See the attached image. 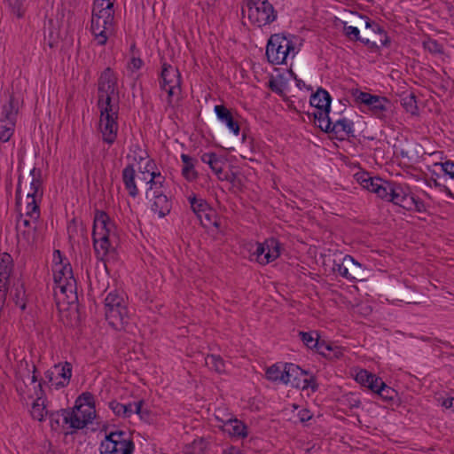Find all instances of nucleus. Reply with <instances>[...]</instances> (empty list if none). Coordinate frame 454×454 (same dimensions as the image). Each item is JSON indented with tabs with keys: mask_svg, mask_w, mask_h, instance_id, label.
Listing matches in <instances>:
<instances>
[{
	"mask_svg": "<svg viewBox=\"0 0 454 454\" xmlns=\"http://www.w3.org/2000/svg\"><path fill=\"white\" fill-rule=\"evenodd\" d=\"M12 258L7 253L0 254V283L9 284V278L12 271Z\"/></svg>",
	"mask_w": 454,
	"mask_h": 454,
	"instance_id": "7c9ffc66",
	"label": "nucleus"
},
{
	"mask_svg": "<svg viewBox=\"0 0 454 454\" xmlns=\"http://www.w3.org/2000/svg\"><path fill=\"white\" fill-rule=\"evenodd\" d=\"M189 201L192 211L201 220L202 213L209 209V205L205 200L197 198L195 195L189 197Z\"/></svg>",
	"mask_w": 454,
	"mask_h": 454,
	"instance_id": "ea45409f",
	"label": "nucleus"
},
{
	"mask_svg": "<svg viewBox=\"0 0 454 454\" xmlns=\"http://www.w3.org/2000/svg\"><path fill=\"white\" fill-rule=\"evenodd\" d=\"M82 403L88 409V412L94 414V396L90 392L82 393L76 400L75 404Z\"/></svg>",
	"mask_w": 454,
	"mask_h": 454,
	"instance_id": "8fccbe9b",
	"label": "nucleus"
},
{
	"mask_svg": "<svg viewBox=\"0 0 454 454\" xmlns=\"http://www.w3.org/2000/svg\"><path fill=\"white\" fill-rule=\"evenodd\" d=\"M61 420L63 421L62 410L50 414V422L52 429H56L59 427Z\"/></svg>",
	"mask_w": 454,
	"mask_h": 454,
	"instance_id": "e2e57ef3",
	"label": "nucleus"
},
{
	"mask_svg": "<svg viewBox=\"0 0 454 454\" xmlns=\"http://www.w3.org/2000/svg\"><path fill=\"white\" fill-rule=\"evenodd\" d=\"M117 118L118 115H100V130L103 141L109 145L114 144L117 137Z\"/></svg>",
	"mask_w": 454,
	"mask_h": 454,
	"instance_id": "6ab92c4d",
	"label": "nucleus"
},
{
	"mask_svg": "<svg viewBox=\"0 0 454 454\" xmlns=\"http://www.w3.org/2000/svg\"><path fill=\"white\" fill-rule=\"evenodd\" d=\"M55 372L58 377L61 378L60 381L55 383L57 388L64 387L68 385L72 377V364L69 362L59 363L55 364Z\"/></svg>",
	"mask_w": 454,
	"mask_h": 454,
	"instance_id": "a878e982",
	"label": "nucleus"
},
{
	"mask_svg": "<svg viewBox=\"0 0 454 454\" xmlns=\"http://www.w3.org/2000/svg\"><path fill=\"white\" fill-rule=\"evenodd\" d=\"M256 256V261L261 264H268L277 259L280 253L278 242L274 239L266 240L263 243H256V249L253 253Z\"/></svg>",
	"mask_w": 454,
	"mask_h": 454,
	"instance_id": "ddd939ff",
	"label": "nucleus"
},
{
	"mask_svg": "<svg viewBox=\"0 0 454 454\" xmlns=\"http://www.w3.org/2000/svg\"><path fill=\"white\" fill-rule=\"evenodd\" d=\"M115 96H104L98 98V106L100 110V115H118V101L113 103Z\"/></svg>",
	"mask_w": 454,
	"mask_h": 454,
	"instance_id": "bb28decb",
	"label": "nucleus"
},
{
	"mask_svg": "<svg viewBox=\"0 0 454 454\" xmlns=\"http://www.w3.org/2000/svg\"><path fill=\"white\" fill-rule=\"evenodd\" d=\"M373 393H376L379 395L382 399L390 401L395 398L396 395V392L392 387L387 386L382 380H380V383H379L378 387H376L375 391Z\"/></svg>",
	"mask_w": 454,
	"mask_h": 454,
	"instance_id": "a18cd8bd",
	"label": "nucleus"
},
{
	"mask_svg": "<svg viewBox=\"0 0 454 454\" xmlns=\"http://www.w3.org/2000/svg\"><path fill=\"white\" fill-rule=\"evenodd\" d=\"M402 101V105L407 112L411 113V114H417L418 106L416 98L413 94H410L408 97L403 98Z\"/></svg>",
	"mask_w": 454,
	"mask_h": 454,
	"instance_id": "864d4df0",
	"label": "nucleus"
},
{
	"mask_svg": "<svg viewBox=\"0 0 454 454\" xmlns=\"http://www.w3.org/2000/svg\"><path fill=\"white\" fill-rule=\"evenodd\" d=\"M299 336L301 337V340L302 342L309 348H316L319 340L317 338H314L312 336L311 333H305V332H299Z\"/></svg>",
	"mask_w": 454,
	"mask_h": 454,
	"instance_id": "5fc2aeb1",
	"label": "nucleus"
},
{
	"mask_svg": "<svg viewBox=\"0 0 454 454\" xmlns=\"http://www.w3.org/2000/svg\"><path fill=\"white\" fill-rule=\"evenodd\" d=\"M20 105V98L16 97L13 93L10 94L8 102L1 107L0 120L5 121H16Z\"/></svg>",
	"mask_w": 454,
	"mask_h": 454,
	"instance_id": "aec40b11",
	"label": "nucleus"
},
{
	"mask_svg": "<svg viewBox=\"0 0 454 454\" xmlns=\"http://www.w3.org/2000/svg\"><path fill=\"white\" fill-rule=\"evenodd\" d=\"M440 172L454 180V161L446 160L443 164H440Z\"/></svg>",
	"mask_w": 454,
	"mask_h": 454,
	"instance_id": "13d9d810",
	"label": "nucleus"
},
{
	"mask_svg": "<svg viewBox=\"0 0 454 454\" xmlns=\"http://www.w3.org/2000/svg\"><path fill=\"white\" fill-rule=\"evenodd\" d=\"M145 197L150 202L151 210L159 217H164L170 213L172 202L164 191L146 190Z\"/></svg>",
	"mask_w": 454,
	"mask_h": 454,
	"instance_id": "9b49d317",
	"label": "nucleus"
},
{
	"mask_svg": "<svg viewBox=\"0 0 454 454\" xmlns=\"http://www.w3.org/2000/svg\"><path fill=\"white\" fill-rule=\"evenodd\" d=\"M181 160L184 163V167L182 168V175L187 181H194L198 177V173L194 168L195 159L189 156L188 154L183 153L181 155Z\"/></svg>",
	"mask_w": 454,
	"mask_h": 454,
	"instance_id": "473e14b6",
	"label": "nucleus"
},
{
	"mask_svg": "<svg viewBox=\"0 0 454 454\" xmlns=\"http://www.w3.org/2000/svg\"><path fill=\"white\" fill-rule=\"evenodd\" d=\"M115 237V224L104 211L97 210L94 217L92 239L95 253L103 259L112 247V239Z\"/></svg>",
	"mask_w": 454,
	"mask_h": 454,
	"instance_id": "f257e3e1",
	"label": "nucleus"
},
{
	"mask_svg": "<svg viewBox=\"0 0 454 454\" xmlns=\"http://www.w3.org/2000/svg\"><path fill=\"white\" fill-rule=\"evenodd\" d=\"M356 380L362 386L368 387L372 392L378 387L381 379L370 373L366 370H361L356 376Z\"/></svg>",
	"mask_w": 454,
	"mask_h": 454,
	"instance_id": "2f4dec72",
	"label": "nucleus"
},
{
	"mask_svg": "<svg viewBox=\"0 0 454 454\" xmlns=\"http://www.w3.org/2000/svg\"><path fill=\"white\" fill-rule=\"evenodd\" d=\"M219 155H217L215 153H206L201 155V160L204 163L207 164L210 167V168H212L213 164L215 163Z\"/></svg>",
	"mask_w": 454,
	"mask_h": 454,
	"instance_id": "0e129e2a",
	"label": "nucleus"
},
{
	"mask_svg": "<svg viewBox=\"0 0 454 454\" xmlns=\"http://www.w3.org/2000/svg\"><path fill=\"white\" fill-rule=\"evenodd\" d=\"M368 106L377 118L383 119L390 107V101L384 97L374 96Z\"/></svg>",
	"mask_w": 454,
	"mask_h": 454,
	"instance_id": "cd10ccee",
	"label": "nucleus"
},
{
	"mask_svg": "<svg viewBox=\"0 0 454 454\" xmlns=\"http://www.w3.org/2000/svg\"><path fill=\"white\" fill-rule=\"evenodd\" d=\"M10 6L12 7V12L18 17L23 16V3L22 0H7Z\"/></svg>",
	"mask_w": 454,
	"mask_h": 454,
	"instance_id": "052dcab7",
	"label": "nucleus"
},
{
	"mask_svg": "<svg viewBox=\"0 0 454 454\" xmlns=\"http://www.w3.org/2000/svg\"><path fill=\"white\" fill-rule=\"evenodd\" d=\"M294 47L291 41L280 35H273L270 37L266 47V56L271 64H283L288 53Z\"/></svg>",
	"mask_w": 454,
	"mask_h": 454,
	"instance_id": "423d86ee",
	"label": "nucleus"
},
{
	"mask_svg": "<svg viewBox=\"0 0 454 454\" xmlns=\"http://www.w3.org/2000/svg\"><path fill=\"white\" fill-rule=\"evenodd\" d=\"M427 51L434 54H442V45L438 43L435 40L427 38Z\"/></svg>",
	"mask_w": 454,
	"mask_h": 454,
	"instance_id": "680f3d73",
	"label": "nucleus"
},
{
	"mask_svg": "<svg viewBox=\"0 0 454 454\" xmlns=\"http://www.w3.org/2000/svg\"><path fill=\"white\" fill-rule=\"evenodd\" d=\"M355 177L356 181L363 186V188L370 192L372 190L375 180L377 178L370 176V175L366 172H358L355 175Z\"/></svg>",
	"mask_w": 454,
	"mask_h": 454,
	"instance_id": "de8ad7c7",
	"label": "nucleus"
},
{
	"mask_svg": "<svg viewBox=\"0 0 454 454\" xmlns=\"http://www.w3.org/2000/svg\"><path fill=\"white\" fill-rule=\"evenodd\" d=\"M180 74L177 68L167 63L162 64V70L160 74V88L165 90L168 96H172L176 88L180 87Z\"/></svg>",
	"mask_w": 454,
	"mask_h": 454,
	"instance_id": "dca6fc26",
	"label": "nucleus"
},
{
	"mask_svg": "<svg viewBox=\"0 0 454 454\" xmlns=\"http://www.w3.org/2000/svg\"><path fill=\"white\" fill-rule=\"evenodd\" d=\"M206 365L217 373L225 372V363L223 359L218 355H207L205 358Z\"/></svg>",
	"mask_w": 454,
	"mask_h": 454,
	"instance_id": "4c0bfd02",
	"label": "nucleus"
},
{
	"mask_svg": "<svg viewBox=\"0 0 454 454\" xmlns=\"http://www.w3.org/2000/svg\"><path fill=\"white\" fill-rule=\"evenodd\" d=\"M372 98H374V95L363 91H359V94L357 96V100L360 101L361 103L365 104L366 106L370 105Z\"/></svg>",
	"mask_w": 454,
	"mask_h": 454,
	"instance_id": "338daca9",
	"label": "nucleus"
},
{
	"mask_svg": "<svg viewBox=\"0 0 454 454\" xmlns=\"http://www.w3.org/2000/svg\"><path fill=\"white\" fill-rule=\"evenodd\" d=\"M150 163L148 162L146 165V170L141 172V176H137L138 184L141 187L148 186L146 190L152 191H163L164 183L166 181L165 176H163L160 172L151 171L149 168Z\"/></svg>",
	"mask_w": 454,
	"mask_h": 454,
	"instance_id": "f3484780",
	"label": "nucleus"
},
{
	"mask_svg": "<svg viewBox=\"0 0 454 454\" xmlns=\"http://www.w3.org/2000/svg\"><path fill=\"white\" fill-rule=\"evenodd\" d=\"M143 404H144L143 400H140L138 402L132 403L133 412L139 415L141 418H143L145 414H146V415L148 414L147 411H143V409H142Z\"/></svg>",
	"mask_w": 454,
	"mask_h": 454,
	"instance_id": "69168bd1",
	"label": "nucleus"
},
{
	"mask_svg": "<svg viewBox=\"0 0 454 454\" xmlns=\"http://www.w3.org/2000/svg\"><path fill=\"white\" fill-rule=\"evenodd\" d=\"M269 87L272 91H274L279 95L283 94L282 84L280 82H277L275 79L272 78L270 80Z\"/></svg>",
	"mask_w": 454,
	"mask_h": 454,
	"instance_id": "774afa93",
	"label": "nucleus"
},
{
	"mask_svg": "<svg viewBox=\"0 0 454 454\" xmlns=\"http://www.w3.org/2000/svg\"><path fill=\"white\" fill-rule=\"evenodd\" d=\"M348 258V255L343 256L341 259L334 260L333 261V270L334 272H337L339 275H340L343 278H348V266H346V263H348L347 259Z\"/></svg>",
	"mask_w": 454,
	"mask_h": 454,
	"instance_id": "3c124183",
	"label": "nucleus"
},
{
	"mask_svg": "<svg viewBox=\"0 0 454 454\" xmlns=\"http://www.w3.org/2000/svg\"><path fill=\"white\" fill-rule=\"evenodd\" d=\"M54 270V281L61 293L67 294V292L73 293L76 286V281L73 277V270L69 263L62 265V263L56 264Z\"/></svg>",
	"mask_w": 454,
	"mask_h": 454,
	"instance_id": "f8f14e48",
	"label": "nucleus"
},
{
	"mask_svg": "<svg viewBox=\"0 0 454 454\" xmlns=\"http://www.w3.org/2000/svg\"><path fill=\"white\" fill-rule=\"evenodd\" d=\"M16 121H5L0 120V140L4 143L8 142L15 129Z\"/></svg>",
	"mask_w": 454,
	"mask_h": 454,
	"instance_id": "c03bdc74",
	"label": "nucleus"
},
{
	"mask_svg": "<svg viewBox=\"0 0 454 454\" xmlns=\"http://www.w3.org/2000/svg\"><path fill=\"white\" fill-rule=\"evenodd\" d=\"M84 407L82 403L75 404L73 410H62L63 424H69L74 429H82L88 423L91 422L94 416L88 412L87 415H80L82 409Z\"/></svg>",
	"mask_w": 454,
	"mask_h": 454,
	"instance_id": "4468645a",
	"label": "nucleus"
},
{
	"mask_svg": "<svg viewBox=\"0 0 454 454\" xmlns=\"http://www.w3.org/2000/svg\"><path fill=\"white\" fill-rule=\"evenodd\" d=\"M25 183L28 184L29 187L34 188V192H39L40 190H43V175L42 170L38 168L34 167L30 172L24 176Z\"/></svg>",
	"mask_w": 454,
	"mask_h": 454,
	"instance_id": "72a5a7b5",
	"label": "nucleus"
},
{
	"mask_svg": "<svg viewBox=\"0 0 454 454\" xmlns=\"http://www.w3.org/2000/svg\"><path fill=\"white\" fill-rule=\"evenodd\" d=\"M105 317L109 325H111L114 330H126L129 320L127 306H119V309L106 310L105 311Z\"/></svg>",
	"mask_w": 454,
	"mask_h": 454,
	"instance_id": "a211bd4d",
	"label": "nucleus"
},
{
	"mask_svg": "<svg viewBox=\"0 0 454 454\" xmlns=\"http://www.w3.org/2000/svg\"><path fill=\"white\" fill-rule=\"evenodd\" d=\"M215 218V213L213 211L211 207L206 212L202 213L200 223L203 227L208 228L211 226V222Z\"/></svg>",
	"mask_w": 454,
	"mask_h": 454,
	"instance_id": "bf43d9fd",
	"label": "nucleus"
},
{
	"mask_svg": "<svg viewBox=\"0 0 454 454\" xmlns=\"http://www.w3.org/2000/svg\"><path fill=\"white\" fill-rule=\"evenodd\" d=\"M366 31L363 33L361 43L370 48L380 49L389 43V38L385 30L369 19L365 22Z\"/></svg>",
	"mask_w": 454,
	"mask_h": 454,
	"instance_id": "1a4fd4ad",
	"label": "nucleus"
},
{
	"mask_svg": "<svg viewBox=\"0 0 454 454\" xmlns=\"http://www.w3.org/2000/svg\"><path fill=\"white\" fill-rule=\"evenodd\" d=\"M285 369L282 371L279 366L273 364L266 370V378L271 381H281L286 384Z\"/></svg>",
	"mask_w": 454,
	"mask_h": 454,
	"instance_id": "49530a36",
	"label": "nucleus"
},
{
	"mask_svg": "<svg viewBox=\"0 0 454 454\" xmlns=\"http://www.w3.org/2000/svg\"><path fill=\"white\" fill-rule=\"evenodd\" d=\"M226 426L229 433L235 437L244 438L247 435V426L237 419H230Z\"/></svg>",
	"mask_w": 454,
	"mask_h": 454,
	"instance_id": "f704fd0d",
	"label": "nucleus"
},
{
	"mask_svg": "<svg viewBox=\"0 0 454 454\" xmlns=\"http://www.w3.org/2000/svg\"><path fill=\"white\" fill-rule=\"evenodd\" d=\"M34 188L29 187L28 184L25 183L24 176L20 175L16 190V203L20 207L21 211L23 210L22 204L24 202V211L26 215L36 220L40 216L39 203L42 200L43 190H40L38 193L34 192Z\"/></svg>",
	"mask_w": 454,
	"mask_h": 454,
	"instance_id": "7ed1b4c3",
	"label": "nucleus"
},
{
	"mask_svg": "<svg viewBox=\"0 0 454 454\" xmlns=\"http://www.w3.org/2000/svg\"><path fill=\"white\" fill-rule=\"evenodd\" d=\"M32 371V364L23 358L18 364L16 375L19 379L24 381L25 378H28Z\"/></svg>",
	"mask_w": 454,
	"mask_h": 454,
	"instance_id": "09e8293b",
	"label": "nucleus"
},
{
	"mask_svg": "<svg viewBox=\"0 0 454 454\" xmlns=\"http://www.w3.org/2000/svg\"><path fill=\"white\" fill-rule=\"evenodd\" d=\"M105 311L113 309H119V306L126 307V301L123 298V296L120 295L116 292H111L109 293L106 297L105 298Z\"/></svg>",
	"mask_w": 454,
	"mask_h": 454,
	"instance_id": "c9c22d12",
	"label": "nucleus"
},
{
	"mask_svg": "<svg viewBox=\"0 0 454 454\" xmlns=\"http://www.w3.org/2000/svg\"><path fill=\"white\" fill-rule=\"evenodd\" d=\"M114 3L107 0L106 8L92 12L90 30L98 45H106L109 34L114 29Z\"/></svg>",
	"mask_w": 454,
	"mask_h": 454,
	"instance_id": "f03ea898",
	"label": "nucleus"
},
{
	"mask_svg": "<svg viewBox=\"0 0 454 454\" xmlns=\"http://www.w3.org/2000/svg\"><path fill=\"white\" fill-rule=\"evenodd\" d=\"M331 101L330 94L322 88H319L310 97V106L316 108L312 113L314 122L318 128H322V117L324 120L329 117Z\"/></svg>",
	"mask_w": 454,
	"mask_h": 454,
	"instance_id": "6e6552de",
	"label": "nucleus"
},
{
	"mask_svg": "<svg viewBox=\"0 0 454 454\" xmlns=\"http://www.w3.org/2000/svg\"><path fill=\"white\" fill-rule=\"evenodd\" d=\"M322 131L333 134V137L339 140H343L353 133V122L346 118L333 120L328 117L325 120L322 118Z\"/></svg>",
	"mask_w": 454,
	"mask_h": 454,
	"instance_id": "9d476101",
	"label": "nucleus"
},
{
	"mask_svg": "<svg viewBox=\"0 0 454 454\" xmlns=\"http://www.w3.org/2000/svg\"><path fill=\"white\" fill-rule=\"evenodd\" d=\"M117 77L114 71L107 67L100 74L98 82V98L116 96L118 98Z\"/></svg>",
	"mask_w": 454,
	"mask_h": 454,
	"instance_id": "2eb2a0df",
	"label": "nucleus"
},
{
	"mask_svg": "<svg viewBox=\"0 0 454 454\" xmlns=\"http://www.w3.org/2000/svg\"><path fill=\"white\" fill-rule=\"evenodd\" d=\"M442 153L434 151L432 153H429L427 151V166L431 168V165L434 167V169H437L440 171V164H443V162L439 161L442 160Z\"/></svg>",
	"mask_w": 454,
	"mask_h": 454,
	"instance_id": "603ef678",
	"label": "nucleus"
},
{
	"mask_svg": "<svg viewBox=\"0 0 454 454\" xmlns=\"http://www.w3.org/2000/svg\"><path fill=\"white\" fill-rule=\"evenodd\" d=\"M307 375L308 372L296 364H286L285 365L284 377H286V384H291L292 387L301 389L310 387L313 391H316L317 389V384L313 376L302 380L301 379V377Z\"/></svg>",
	"mask_w": 454,
	"mask_h": 454,
	"instance_id": "0eeeda50",
	"label": "nucleus"
},
{
	"mask_svg": "<svg viewBox=\"0 0 454 454\" xmlns=\"http://www.w3.org/2000/svg\"><path fill=\"white\" fill-rule=\"evenodd\" d=\"M343 33L348 39L361 42L362 36H360V32L356 27L347 26V23L344 22Z\"/></svg>",
	"mask_w": 454,
	"mask_h": 454,
	"instance_id": "6e6d98bb",
	"label": "nucleus"
},
{
	"mask_svg": "<svg viewBox=\"0 0 454 454\" xmlns=\"http://www.w3.org/2000/svg\"><path fill=\"white\" fill-rule=\"evenodd\" d=\"M446 180V176L443 173L434 168L431 169L430 167L427 166V186H432V184H434L440 191L446 192L449 187L445 184Z\"/></svg>",
	"mask_w": 454,
	"mask_h": 454,
	"instance_id": "c756f323",
	"label": "nucleus"
},
{
	"mask_svg": "<svg viewBox=\"0 0 454 454\" xmlns=\"http://www.w3.org/2000/svg\"><path fill=\"white\" fill-rule=\"evenodd\" d=\"M396 183L388 182L381 178H376L374 186L372 192L377 194V196L386 201H390L391 193L395 186Z\"/></svg>",
	"mask_w": 454,
	"mask_h": 454,
	"instance_id": "b1692460",
	"label": "nucleus"
},
{
	"mask_svg": "<svg viewBox=\"0 0 454 454\" xmlns=\"http://www.w3.org/2000/svg\"><path fill=\"white\" fill-rule=\"evenodd\" d=\"M215 112L219 120L225 122L227 127L235 134L239 133V125L233 119L231 112L223 105H217L215 106Z\"/></svg>",
	"mask_w": 454,
	"mask_h": 454,
	"instance_id": "5701e85b",
	"label": "nucleus"
},
{
	"mask_svg": "<svg viewBox=\"0 0 454 454\" xmlns=\"http://www.w3.org/2000/svg\"><path fill=\"white\" fill-rule=\"evenodd\" d=\"M134 450L132 438L121 430L106 434L99 445V454H133Z\"/></svg>",
	"mask_w": 454,
	"mask_h": 454,
	"instance_id": "20e7f679",
	"label": "nucleus"
},
{
	"mask_svg": "<svg viewBox=\"0 0 454 454\" xmlns=\"http://www.w3.org/2000/svg\"><path fill=\"white\" fill-rule=\"evenodd\" d=\"M37 387H38V391H36L37 398L32 405L31 416L33 417V419H37L38 421H42L44 418V415L47 414V411L45 410L43 401H42V396L43 395V390L41 382L38 383Z\"/></svg>",
	"mask_w": 454,
	"mask_h": 454,
	"instance_id": "c85d7f7f",
	"label": "nucleus"
},
{
	"mask_svg": "<svg viewBox=\"0 0 454 454\" xmlns=\"http://www.w3.org/2000/svg\"><path fill=\"white\" fill-rule=\"evenodd\" d=\"M109 408L119 417L129 418L133 413L132 403L122 404L117 401L109 403Z\"/></svg>",
	"mask_w": 454,
	"mask_h": 454,
	"instance_id": "58836bf2",
	"label": "nucleus"
},
{
	"mask_svg": "<svg viewBox=\"0 0 454 454\" xmlns=\"http://www.w3.org/2000/svg\"><path fill=\"white\" fill-rule=\"evenodd\" d=\"M391 194L389 202H393L395 205H398L405 209H411V204L414 202V198L407 195L400 184H395Z\"/></svg>",
	"mask_w": 454,
	"mask_h": 454,
	"instance_id": "4be33fe9",
	"label": "nucleus"
},
{
	"mask_svg": "<svg viewBox=\"0 0 454 454\" xmlns=\"http://www.w3.org/2000/svg\"><path fill=\"white\" fill-rule=\"evenodd\" d=\"M316 349L318 352V354L325 357H338L339 355L341 354L338 348H333L331 343H328L325 340H319Z\"/></svg>",
	"mask_w": 454,
	"mask_h": 454,
	"instance_id": "79ce46f5",
	"label": "nucleus"
},
{
	"mask_svg": "<svg viewBox=\"0 0 454 454\" xmlns=\"http://www.w3.org/2000/svg\"><path fill=\"white\" fill-rule=\"evenodd\" d=\"M224 164H225V160L223 158H222L221 156H219L217 158V160L215 161V163L213 164L211 169H212V171L215 172V174L217 176L219 180H222V181L226 180V181L232 183L236 177V175L234 173H232L231 176L223 175V169Z\"/></svg>",
	"mask_w": 454,
	"mask_h": 454,
	"instance_id": "37998d69",
	"label": "nucleus"
},
{
	"mask_svg": "<svg viewBox=\"0 0 454 454\" xmlns=\"http://www.w3.org/2000/svg\"><path fill=\"white\" fill-rule=\"evenodd\" d=\"M121 177L129 195L132 198H136L139 194V190L136 184V171L134 166L131 164L126 166L122 170Z\"/></svg>",
	"mask_w": 454,
	"mask_h": 454,
	"instance_id": "412c9836",
	"label": "nucleus"
},
{
	"mask_svg": "<svg viewBox=\"0 0 454 454\" xmlns=\"http://www.w3.org/2000/svg\"><path fill=\"white\" fill-rule=\"evenodd\" d=\"M18 244L22 247H32L36 242V228L21 229L16 224Z\"/></svg>",
	"mask_w": 454,
	"mask_h": 454,
	"instance_id": "393cba45",
	"label": "nucleus"
},
{
	"mask_svg": "<svg viewBox=\"0 0 454 454\" xmlns=\"http://www.w3.org/2000/svg\"><path fill=\"white\" fill-rule=\"evenodd\" d=\"M249 20L261 27L277 18V12L268 0H245Z\"/></svg>",
	"mask_w": 454,
	"mask_h": 454,
	"instance_id": "39448f33",
	"label": "nucleus"
},
{
	"mask_svg": "<svg viewBox=\"0 0 454 454\" xmlns=\"http://www.w3.org/2000/svg\"><path fill=\"white\" fill-rule=\"evenodd\" d=\"M12 298L15 302V305L21 310H25L27 307L26 302V292L22 284L17 285L14 290L11 292Z\"/></svg>",
	"mask_w": 454,
	"mask_h": 454,
	"instance_id": "a19ab883",
	"label": "nucleus"
},
{
	"mask_svg": "<svg viewBox=\"0 0 454 454\" xmlns=\"http://www.w3.org/2000/svg\"><path fill=\"white\" fill-rule=\"evenodd\" d=\"M36 220L27 216L26 214H25V216L23 215L22 213L20 214V217L19 219L17 220V224H20L21 225V229H28V228H36Z\"/></svg>",
	"mask_w": 454,
	"mask_h": 454,
	"instance_id": "4d7b16f0",
	"label": "nucleus"
},
{
	"mask_svg": "<svg viewBox=\"0 0 454 454\" xmlns=\"http://www.w3.org/2000/svg\"><path fill=\"white\" fill-rule=\"evenodd\" d=\"M347 262L348 263H346V266H348V279L356 280L364 277L363 268L360 263L355 261V259L350 255H348Z\"/></svg>",
	"mask_w": 454,
	"mask_h": 454,
	"instance_id": "e433bc0d",
	"label": "nucleus"
}]
</instances>
